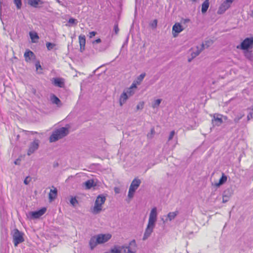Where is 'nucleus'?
<instances>
[{
  "mask_svg": "<svg viewBox=\"0 0 253 253\" xmlns=\"http://www.w3.org/2000/svg\"><path fill=\"white\" fill-rule=\"evenodd\" d=\"M143 105H144V103L143 102H141L139 104H138L137 106H136V108L137 110H139V109H141L143 108Z\"/></svg>",
  "mask_w": 253,
  "mask_h": 253,
  "instance_id": "43",
  "label": "nucleus"
},
{
  "mask_svg": "<svg viewBox=\"0 0 253 253\" xmlns=\"http://www.w3.org/2000/svg\"><path fill=\"white\" fill-rule=\"evenodd\" d=\"M209 0H205L202 4L201 11L202 13H206L209 7Z\"/></svg>",
  "mask_w": 253,
  "mask_h": 253,
  "instance_id": "23",
  "label": "nucleus"
},
{
  "mask_svg": "<svg viewBox=\"0 0 253 253\" xmlns=\"http://www.w3.org/2000/svg\"><path fill=\"white\" fill-rule=\"evenodd\" d=\"M178 212L175 211L174 212H170L168 214L167 217L169 221H171L174 219V218L177 215Z\"/></svg>",
  "mask_w": 253,
  "mask_h": 253,
  "instance_id": "26",
  "label": "nucleus"
},
{
  "mask_svg": "<svg viewBox=\"0 0 253 253\" xmlns=\"http://www.w3.org/2000/svg\"><path fill=\"white\" fill-rule=\"evenodd\" d=\"M12 236L15 246H17L18 244L24 241L23 234L17 229L13 230Z\"/></svg>",
  "mask_w": 253,
  "mask_h": 253,
  "instance_id": "6",
  "label": "nucleus"
},
{
  "mask_svg": "<svg viewBox=\"0 0 253 253\" xmlns=\"http://www.w3.org/2000/svg\"><path fill=\"white\" fill-rule=\"evenodd\" d=\"M141 183V180L136 177L134 178L132 181L129 189L135 192L137 188L139 187Z\"/></svg>",
  "mask_w": 253,
  "mask_h": 253,
  "instance_id": "14",
  "label": "nucleus"
},
{
  "mask_svg": "<svg viewBox=\"0 0 253 253\" xmlns=\"http://www.w3.org/2000/svg\"><path fill=\"white\" fill-rule=\"evenodd\" d=\"M222 115L215 113L212 116V124L213 126H220L222 123Z\"/></svg>",
  "mask_w": 253,
  "mask_h": 253,
  "instance_id": "11",
  "label": "nucleus"
},
{
  "mask_svg": "<svg viewBox=\"0 0 253 253\" xmlns=\"http://www.w3.org/2000/svg\"><path fill=\"white\" fill-rule=\"evenodd\" d=\"M253 48V37L245 38L237 46V48L243 51L249 50Z\"/></svg>",
  "mask_w": 253,
  "mask_h": 253,
  "instance_id": "5",
  "label": "nucleus"
},
{
  "mask_svg": "<svg viewBox=\"0 0 253 253\" xmlns=\"http://www.w3.org/2000/svg\"><path fill=\"white\" fill-rule=\"evenodd\" d=\"M157 217V208L155 207H153L150 211L148 224L143 237V240L145 241L147 239L153 232L154 229L156 226Z\"/></svg>",
  "mask_w": 253,
  "mask_h": 253,
  "instance_id": "1",
  "label": "nucleus"
},
{
  "mask_svg": "<svg viewBox=\"0 0 253 253\" xmlns=\"http://www.w3.org/2000/svg\"><path fill=\"white\" fill-rule=\"evenodd\" d=\"M125 253H135V252L133 251L130 247H126L124 249Z\"/></svg>",
  "mask_w": 253,
  "mask_h": 253,
  "instance_id": "35",
  "label": "nucleus"
},
{
  "mask_svg": "<svg viewBox=\"0 0 253 253\" xmlns=\"http://www.w3.org/2000/svg\"><path fill=\"white\" fill-rule=\"evenodd\" d=\"M70 202L72 205H75L76 204L78 203V201L75 197H72Z\"/></svg>",
  "mask_w": 253,
  "mask_h": 253,
  "instance_id": "36",
  "label": "nucleus"
},
{
  "mask_svg": "<svg viewBox=\"0 0 253 253\" xmlns=\"http://www.w3.org/2000/svg\"><path fill=\"white\" fill-rule=\"evenodd\" d=\"M30 38H31L33 42H35L33 41V40L34 39H39V37L38 34L36 33L30 32Z\"/></svg>",
  "mask_w": 253,
  "mask_h": 253,
  "instance_id": "32",
  "label": "nucleus"
},
{
  "mask_svg": "<svg viewBox=\"0 0 253 253\" xmlns=\"http://www.w3.org/2000/svg\"><path fill=\"white\" fill-rule=\"evenodd\" d=\"M68 23L71 25H76L78 23V20L74 18H70L68 21Z\"/></svg>",
  "mask_w": 253,
  "mask_h": 253,
  "instance_id": "33",
  "label": "nucleus"
},
{
  "mask_svg": "<svg viewBox=\"0 0 253 253\" xmlns=\"http://www.w3.org/2000/svg\"><path fill=\"white\" fill-rule=\"evenodd\" d=\"M233 1L232 0H225L220 5L218 10V14H223L224 13L231 5Z\"/></svg>",
  "mask_w": 253,
  "mask_h": 253,
  "instance_id": "10",
  "label": "nucleus"
},
{
  "mask_svg": "<svg viewBox=\"0 0 253 253\" xmlns=\"http://www.w3.org/2000/svg\"><path fill=\"white\" fill-rule=\"evenodd\" d=\"M252 14H253V12H252Z\"/></svg>",
  "mask_w": 253,
  "mask_h": 253,
  "instance_id": "62",
  "label": "nucleus"
},
{
  "mask_svg": "<svg viewBox=\"0 0 253 253\" xmlns=\"http://www.w3.org/2000/svg\"><path fill=\"white\" fill-rule=\"evenodd\" d=\"M132 243H135V240H133V241H132L130 242V244H131Z\"/></svg>",
  "mask_w": 253,
  "mask_h": 253,
  "instance_id": "56",
  "label": "nucleus"
},
{
  "mask_svg": "<svg viewBox=\"0 0 253 253\" xmlns=\"http://www.w3.org/2000/svg\"><path fill=\"white\" fill-rule=\"evenodd\" d=\"M157 25V20L155 19L154 20L152 25H153V26L156 27Z\"/></svg>",
  "mask_w": 253,
  "mask_h": 253,
  "instance_id": "51",
  "label": "nucleus"
},
{
  "mask_svg": "<svg viewBox=\"0 0 253 253\" xmlns=\"http://www.w3.org/2000/svg\"><path fill=\"white\" fill-rule=\"evenodd\" d=\"M155 133V129L154 127H152L151 129V131L150 133H148L147 134V137L149 138H152L153 137V136Z\"/></svg>",
  "mask_w": 253,
  "mask_h": 253,
  "instance_id": "34",
  "label": "nucleus"
},
{
  "mask_svg": "<svg viewBox=\"0 0 253 253\" xmlns=\"http://www.w3.org/2000/svg\"><path fill=\"white\" fill-rule=\"evenodd\" d=\"M146 76V74L145 73L141 74L139 76L137 77L136 79V83L138 84H140L141 82L143 81L144 78Z\"/></svg>",
  "mask_w": 253,
  "mask_h": 253,
  "instance_id": "30",
  "label": "nucleus"
},
{
  "mask_svg": "<svg viewBox=\"0 0 253 253\" xmlns=\"http://www.w3.org/2000/svg\"><path fill=\"white\" fill-rule=\"evenodd\" d=\"M46 210L45 207H42L38 210L30 211L29 214L31 218L37 219L43 215L45 213Z\"/></svg>",
  "mask_w": 253,
  "mask_h": 253,
  "instance_id": "9",
  "label": "nucleus"
},
{
  "mask_svg": "<svg viewBox=\"0 0 253 253\" xmlns=\"http://www.w3.org/2000/svg\"><path fill=\"white\" fill-rule=\"evenodd\" d=\"M40 143V141L38 139H35L33 142H31L27 151V155L30 156L35 153L38 149Z\"/></svg>",
  "mask_w": 253,
  "mask_h": 253,
  "instance_id": "8",
  "label": "nucleus"
},
{
  "mask_svg": "<svg viewBox=\"0 0 253 253\" xmlns=\"http://www.w3.org/2000/svg\"><path fill=\"white\" fill-rule=\"evenodd\" d=\"M96 34V32L95 31H91L89 33V37L90 38H93L94 36H95Z\"/></svg>",
  "mask_w": 253,
  "mask_h": 253,
  "instance_id": "44",
  "label": "nucleus"
},
{
  "mask_svg": "<svg viewBox=\"0 0 253 253\" xmlns=\"http://www.w3.org/2000/svg\"><path fill=\"white\" fill-rule=\"evenodd\" d=\"M35 66L37 70H38L39 68L42 69V66L40 65V63L39 62H37L35 64Z\"/></svg>",
  "mask_w": 253,
  "mask_h": 253,
  "instance_id": "45",
  "label": "nucleus"
},
{
  "mask_svg": "<svg viewBox=\"0 0 253 253\" xmlns=\"http://www.w3.org/2000/svg\"><path fill=\"white\" fill-rule=\"evenodd\" d=\"M119 31V29L118 27V24H115L114 26V31L115 33V34H118V32Z\"/></svg>",
  "mask_w": 253,
  "mask_h": 253,
  "instance_id": "41",
  "label": "nucleus"
},
{
  "mask_svg": "<svg viewBox=\"0 0 253 253\" xmlns=\"http://www.w3.org/2000/svg\"><path fill=\"white\" fill-rule=\"evenodd\" d=\"M13 2L16 5L17 9H20L22 7V0H13Z\"/></svg>",
  "mask_w": 253,
  "mask_h": 253,
  "instance_id": "29",
  "label": "nucleus"
},
{
  "mask_svg": "<svg viewBox=\"0 0 253 253\" xmlns=\"http://www.w3.org/2000/svg\"><path fill=\"white\" fill-rule=\"evenodd\" d=\"M80 51L83 52L85 49V46H82V45H80Z\"/></svg>",
  "mask_w": 253,
  "mask_h": 253,
  "instance_id": "50",
  "label": "nucleus"
},
{
  "mask_svg": "<svg viewBox=\"0 0 253 253\" xmlns=\"http://www.w3.org/2000/svg\"><path fill=\"white\" fill-rule=\"evenodd\" d=\"M162 101V99H157L155 100L152 104V107L153 108H158Z\"/></svg>",
  "mask_w": 253,
  "mask_h": 253,
  "instance_id": "28",
  "label": "nucleus"
},
{
  "mask_svg": "<svg viewBox=\"0 0 253 253\" xmlns=\"http://www.w3.org/2000/svg\"><path fill=\"white\" fill-rule=\"evenodd\" d=\"M229 192V189L225 190L223 194L222 197V202L225 203L228 202L229 200L230 197L231 196V194L230 193L229 195H226V193Z\"/></svg>",
  "mask_w": 253,
  "mask_h": 253,
  "instance_id": "24",
  "label": "nucleus"
},
{
  "mask_svg": "<svg viewBox=\"0 0 253 253\" xmlns=\"http://www.w3.org/2000/svg\"><path fill=\"white\" fill-rule=\"evenodd\" d=\"M56 44L54 43L47 42L46 43V46L48 50H51L55 46Z\"/></svg>",
  "mask_w": 253,
  "mask_h": 253,
  "instance_id": "31",
  "label": "nucleus"
},
{
  "mask_svg": "<svg viewBox=\"0 0 253 253\" xmlns=\"http://www.w3.org/2000/svg\"><path fill=\"white\" fill-rule=\"evenodd\" d=\"M135 192V191H134L133 190H131L130 189H129L128 193V198H132L133 197V195H134Z\"/></svg>",
  "mask_w": 253,
  "mask_h": 253,
  "instance_id": "38",
  "label": "nucleus"
},
{
  "mask_svg": "<svg viewBox=\"0 0 253 253\" xmlns=\"http://www.w3.org/2000/svg\"><path fill=\"white\" fill-rule=\"evenodd\" d=\"M115 191L116 193H118V190H117V188H115Z\"/></svg>",
  "mask_w": 253,
  "mask_h": 253,
  "instance_id": "57",
  "label": "nucleus"
},
{
  "mask_svg": "<svg viewBox=\"0 0 253 253\" xmlns=\"http://www.w3.org/2000/svg\"><path fill=\"white\" fill-rule=\"evenodd\" d=\"M20 161H21V160L20 159H17L15 161H14V164L16 165H19L20 164Z\"/></svg>",
  "mask_w": 253,
  "mask_h": 253,
  "instance_id": "47",
  "label": "nucleus"
},
{
  "mask_svg": "<svg viewBox=\"0 0 253 253\" xmlns=\"http://www.w3.org/2000/svg\"><path fill=\"white\" fill-rule=\"evenodd\" d=\"M57 190L56 188H54L53 189H50L49 193V200L50 202H52L54 200L57 196Z\"/></svg>",
  "mask_w": 253,
  "mask_h": 253,
  "instance_id": "18",
  "label": "nucleus"
},
{
  "mask_svg": "<svg viewBox=\"0 0 253 253\" xmlns=\"http://www.w3.org/2000/svg\"><path fill=\"white\" fill-rule=\"evenodd\" d=\"M235 118H234V122L237 124L239 121L245 116V113L243 111H240L235 113Z\"/></svg>",
  "mask_w": 253,
  "mask_h": 253,
  "instance_id": "20",
  "label": "nucleus"
},
{
  "mask_svg": "<svg viewBox=\"0 0 253 253\" xmlns=\"http://www.w3.org/2000/svg\"><path fill=\"white\" fill-rule=\"evenodd\" d=\"M106 197L103 194L99 195L95 201L94 205L91 212L94 214H96L102 211V205L104 204L106 201Z\"/></svg>",
  "mask_w": 253,
  "mask_h": 253,
  "instance_id": "4",
  "label": "nucleus"
},
{
  "mask_svg": "<svg viewBox=\"0 0 253 253\" xmlns=\"http://www.w3.org/2000/svg\"><path fill=\"white\" fill-rule=\"evenodd\" d=\"M204 44L202 43L200 46H197L195 49L192 48L190 50L191 51V55L192 58H195L199 55L201 51L204 49Z\"/></svg>",
  "mask_w": 253,
  "mask_h": 253,
  "instance_id": "12",
  "label": "nucleus"
},
{
  "mask_svg": "<svg viewBox=\"0 0 253 253\" xmlns=\"http://www.w3.org/2000/svg\"><path fill=\"white\" fill-rule=\"evenodd\" d=\"M101 42V40L100 38H98L97 39H96V40L94 41L93 42H92V43L93 44H95V43H99L100 42Z\"/></svg>",
  "mask_w": 253,
  "mask_h": 253,
  "instance_id": "46",
  "label": "nucleus"
},
{
  "mask_svg": "<svg viewBox=\"0 0 253 253\" xmlns=\"http://www.w3.org/2000/svg\"><path fill=\"white\" fill-rule=\"evenodd\" d=\"M30 180H31V178L29 176H28L25 178V179L24 180V183L25 185H28L30 183Z\"/></svg>",
  "mask_w": 253,
  "mask_h": 253,
  "instance_id": "40",
  "label": "nucleus"
},
{
  "mask_svg": "<svg viewBox=\"0 0 253 253\" xmlns=\"http://www.w3.org/2000/svg\"><path fill=\"white\" fill-rule=\"evenodd\" d=\"M83 185L84 186L85 189L86 190L90 189L91 188L94 187L96 185L93 179L87 180L83 183Z\"/></svg>",
  "mask_w": 253,
  "mask_h": 253,
  "instance_id": "17",
  "label": "nucleus"
},
{
  "mask_svg": "<svg viewBox=\"0 0 253 253\" xmlns=\"http://www.w3.org/2000/svg\"><path fill=\"white\" fill-rule=\"evenodd\" d=\"M80 45L85 46V37L84 35H81L79 37Z\"/></svg>",
  "mask_w": 253,
  "mask_h": 253,
  "instance_id": "27",
  "label": "nucleus"
},
{
  "mask_svg": "<svg viewBox=\"0 0 253 253\" xmlns=\"http://www.w3.org/2000/svg\"><path fill=\"white\" fill-rule=\"evenodd\" d=\"M192 2H196L198 0H191Z\"/></svg>",
  "mask_w": 253,
  "mask_h": 253,
  "instance_id": "58",
  "label": "nucleus"
},
{
  "mask_svg": "<svg viewBox=\"0 0 253 253\" xmlns=\"http://www.w3.org/2000/svg\"><path fill=\"white\" fill-rule=\"evenodd\" d=\"M194 58H192V56L191 57V58H189L188 59V61L189 62H191V61L194 59Z\"/></svg>",
  "mask_w": 253,
  "mask_h": 253,
  "instance_id": "52",
  "label": "nucleus"
},
{
  "mask_svg": "<svg viewBox=\"0 0 253 253\" xmlns=\"http://www.w3.org/2000/svg\"><path fill=\"white\" fill-rule=\"evenodd\" d=\"M134 93V91H131V88H127L125 89L120 97L119 101L120 105L122 106L126 102L128 97L132 96Z\"/></svg>",
  "mask_w": 253,
  "mask_h": 253,
  "instance_id": "7",
  "label": "nucleus"
},
{
  "mask_svg": "<svg viewBox=\"0 0 253 253\" xmlns=\"http://www.w3.org/2000/svg\"><path fill=\"white\" fill-rule=\"evenodd\" d=\"M227 180V176L224 173H222L221 177L219 179V180L218 183H215V185L217 187H219L220 186L224 184Z\"/></svg>",
  "mask_w": 253,
  "mask_h": 253,
  "instance_id": "21",
  "label": "nucleus"
},
{
  "mask_svg": "<svg viewBox=\"0 0 253 253\" xmlns=\"http://www.w3.org/2000/svg\"><path fill=\"white\" fill-rule=\"evenodd\" d=\"M129 88H131V91H133V88H136V85L134 83H133L131 84V85L130 86V87H129Z\"/></svg>",
  "mask_w": 253,
  "mask_h": 253,
  "instance_id": "48",
  "label": "nucleus"
},
{
  "mask_svg": "<svg viewBox=\"0 0 253 253\" xmlns=\"http://www.w3.org/2000/svg\"><path fill=\"white\" fill-rule=\"evenodd\" d=\"M69 133V129L66 127H62L54 130L49 137L50 142H53L63 138Z\"/></svg>",
  "mask_w": 253,
  "mask_h": 253,
  "instance_id": "3",
  "label": "nucleus"
},
{
  "mask_svg": "<svg viewBox=\"0 0 253 253\" xmlns=\"http://www.w3.org/2000/svg\"><path fill=\"white\" fill-rule=\"evenodd\" d=\"M174 134H175V131L174 130H172L171 131H170V134H169V138H168V141H169L171 140L173 138Z\"/></svg>",
  "mask_w": 253,
  "mask_h": 253,
  "instance_id": "37",
  "label": "nucleus"
},
{
  "mask_svg": "<svg viewBox=\"0 0 253 253\" xmlns=\"http://www.w3.org/2000/svg\"><path fill=\"white\" fill-rule=\"evenodd\" d=\"M57 2H58L59 4L62 6H64L63 3V0H55Z\"/></svg>",
  "mask_w": 253,
  "mask_h": 253,
  "instance_id": "49",
  "label": "nucleus"
},
{
  "mask_svg": "<svg viewBox=\"0 0 253 253\" xmlns=\"http://www.w3.org/2000/svg\"><path fill=\"white\" fill-rule=\"evenodd\" d=\"M58 164H55V165H54V167H55V166H57Z\"/></svg>",
  "mask_w": 253,
  "mask_h": 253,
  "instance_id": "61",
  "label": "nucleus"
},
{
  "mask_svg": "<svg viewBox=\"0 0 253 253\" xmlns=\"http://www.w3.org/2000/svg\"><path fill=\"white\" fill-rule=\"evenodd\" d=\"M183 30V28L179 23H176L172 26V34L174 37H176L179 33Z\"/></svg>",
  "mask_w": 253,
  "mask_h": 253,
  "instance_id": "13",
  "label": "nucleus"
},
{
  "mask_svg": "<svg viewBox=\"0 0 253 253\" xmlns=\"http://www.w3.org/2000/svg\"><path fill=\"white\" fill-rule=\"evenodd\" d=\"M58 164H55V165H54V167H55V166H57Z\"/></svg>",
  "mask_w": 253,
  "mask_h": 253,
  "instance_id": "59",
  "label": "nucleus"
},
{
  "mask_svg": "<svg viewBox=\"0 0 253 253\" xmlns=\"http://www.w3.org/2000/svg\"><path fill=\"white\" fill-rule=\"evenodd\" d=\"M58 164H55V165H54V167H55V166H57Z\"/></svg>",
  "mask_w": 253,
  "mask_h": 253,
  "instance_id": "60",
  "label": "nucleus"
},
{
  "mask_svg": "<svg viewBox=\"0 0 253 253\" xmlns=\"http://www.w3.org/2000/svg\"><path fill=\"white\" fill-rule=\"evenodd\" d=\"M53 83L55 86L60 87H62L64 84L63 79L58 78H54Z\"/></svg>",
  "mask_w": 253,
  "mask_h": 253,
  "instance_id": "22",
  "label": "nucleus"
},
{
  "mask_svg": "<svg viewBox=\"0 0 253 253\" xmlns=\"http://www.w3.org/2000/svg\"><path fill=\"white\" fill-rule=\"evenodd\" d=\"M50 101L52 104H56L57 106L60 107L61 106V102L58 97L55 95L52 94L50 96Z\"/></svg>",
  "mask_w": 253,
  "mask_h": 253,
  "instance_id": "19",
  "label": "nucleus"
},
{
  "mask_svg": "<svg viewBox=\"0 0 253 253\" xmlns=\"http://www.w3.org/2000/svg\"><path fill=\"white\" fill-rule=\"evenodd\" d=\"M253 112H250L248 115H247V121H249L250 120H251L252 118H253Z\"/></svg>",
  "mask_w": 253,
  "mask_h": 253,
  "instance_id": "42",
  "label": "nucleus"
},
{
  "mask_svg": "<svg viewBox=\"0 0 253 253\" xmlns=\"http://www.w3.org/2000/svg\"><path fill=\"white\" fill-rule=\"evenodd\" d=\"M111 237L112 235L109 233L99 234L92 236L89 241V246L90 250H94L98 245L106 243Z\"/></svg>",
  "mask_w": 253,
  "mask_h": 253,
  "instance_id": "2",
  "label": "nucleus"
},
{
  "mask_svg": "<svg viewBox=\"0 0 253 253\" xmlns=\"http://www.w3.org/2000/svg\"><path fill=\"white\" fill-rule=\"evenodd\" d=\"M31 133L32 134H37L38 132L37 131H31Z\"/></svg>",
  "mask_w": 253,
  "mask_h": 253,
  "instance_id": "54",
  "label": "nucleus"
},
{
  "mask_svg": "<svg viewBox=\"0 0 253 253\" xmlns=\"http://www.w3.org/2000/svg\"><path fill=\"white\" fill-rule=\"evenodd\" d=\"M233 1H234V0H232Z\"/></svg>",
  "mask_w": 253,
  "mask_h": 253,
  "instance_id": "63",
  "label": "nucleus"
},
{
  "mask_svg": "<svg viewBox=\"0 0 253 253\" xmlns=\"http://www.w3.org/2000/svg\"><path fill=\"white\" fill-rule=\"evenodd\" d=\"M190 21L189 19H184V23L188 22Z\"/></svg>",
  "mask_w": 253,
  "mask_h": 253,
  "instance_id": "53",
  "label": "nucleus"
},
{
  "mask_svg": "<svg viewBox=\"0 0 253 253\" xmlns=\"http://www.w3.org/2000/svg\"><path fill=\"white\" fill-rule=\"evenodd\" d=\"M25 60L26 62H29L36 58L34 52L30 49H27L24 54Z\"/></svg>",
  "mask_w": 253,
  "mask_h": 253,
  "instance_id": "15",
  "label": "nucleus"
},
{
  "mask_svg": "<svg viewBox=\"0 0 253 253\" xmlns=\"http://www.w3.org/2000/svg\"><path fill=\"white\" fill-rule=\"evenodd\" d=\"M244 53L245 56V57L249 59L250 61L253 60V53L251 51L249 50H245L244 51Z\"/></svg>",
  "mask_w": 253,
  "mask_h": 253,
  "instance_id": "25",
  "label": "nucleus"
},
{
  "mask_svg": "<svg viewBox=\"0 0 253 253\" xmlns=\"http://www.w3.org/2000/svg\"><path fill=\"white\" fill-rule=\"evenodd\" d=\"M231 190L229 189V192H227L226 193V195H229L230 193H231L232 194V193L230 191Z\"/></svg>",
  "mask_w": 253,
  "mask_h": 253,
  "instance_id": "55",
  "label": "nucleus"
},
{
  "mask_svg": "<svg viewBox=\"0 0 253 253\" xmlns=\"http://www.w3.org/2000/svg\"><path fill=\"white\" fill-rule=\"evenodd\" d=\"M28 3L32 7L38 8L39 5L43 3V1L42 0H28Z\"/></svg>",
  "mask_w": 253,
  "mask_h": 253,
  "instance_id": "16",
  "label": "nucleus"
},
{
  "mask_svg": "<svg viewBox=\"0 0 253 253\" xmlns=\"http://www.w3.org/2000/svg\"><path fill=\"white\" fill-rule=\"evenodd\" d=\"M222 121L223 122L224 121H226L229 124H231V122H232V121L230 120H229L227 116H224L222 115Z\"/></svg>",
  "mask_w": 253,
  "mask_h": 253,
  "instance_id": "39",
  "label": "nucleus"
}]
</instances>
